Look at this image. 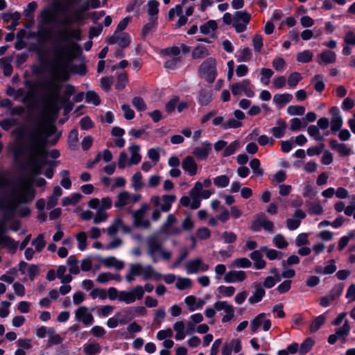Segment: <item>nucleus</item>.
<instances>
[{"label": "nucleus", "instance_id": "nucleus-43", "mask_svg": "<svg viewBox=\"0 0 355 355\" xmlns=\"http://www.w3.org/2000/svg\"><path fill=\"white\" fill-rule=\"evenodd\" d=\"M76 239L78 242V249L81 251H84L87 246L86 233L85 232H80L76 235Z\"/></svg>", "mask_w": 355, "mask_h": 355}, {"label": "nucleus", "instance_id": "nucleus-17", "mask_svg": "<svg viewBox=\"0 0 355 355\" xmlns=\"http://www.w3.org/2000/svg\"><path fill=\"white\" fill-rule=\"evenodd\" d=\"M83 13L84 12L81 10L77 9L73 12L72 18L69 17H64L60 21V24L63 26H69L71 25L73 21H80L84 19Z\"/></svg>", "mask_w": 355, "mask_h": 355}, {"label": "nucleus", "instance_id": "nucleus-30", "mask_svg": "<svg viewBox=\"0 0 355 355\" xmlns=\"http://www.w3.org/2000/svg\"><path fill=\"white\" fill-rule=\"evenodd\" d=\"M251 15L246 11H236L233 15L234 22L237 23H249Z\"/></svg>", "mask_w": 355, "mask_h": 355}, {"label": "nucleus", "instance_id": "nucleus-41", "mask_svg": "<svg viewBox=\"0 0 355 355\" xmlns=\"http://www.w3.org/2000/svg\"><path fill=\"white\" fill-rule=\"evenodd\" d=\"M325 322V318L324 315H320L313 320L310 325V330L311 332L317 331L322 325Z\"/></svg>", "mask_w": 355, "mask_h": 355}, {"label": "nucleus", "instance_id": "nucleus-8", "mask_svg": "<svg viewBox=\"0 0 355 355\" xmlns=\"http://www.w3.org/2000/svg\"><path fill=\"white\" fill-rule=\"evenodd\" d=\"M181 164L182 169L187 173L189 176H194L197 175L198 165L193 157L191 155L186 156L182 160Z\"/></svg>", "mask_w": 355, "mask_h": 355}, {"label": "nucleus", "instance_id": "nucleus-4", "mask_svg": "<svg viewBox=\"0 0 355 355\" xmlns=\"http://www.w3.org/2000/svg\"><path fill=\"white\" fill-rule=\"evenodd\" d=\"M199 76L208 83L214 82L217 76L216 61L214 58H207L198 68Z\"/></svg>", "mask_w": 355, "mask_h": 355}, {"label": "nucleus", "instance_id": "nucleus-39", "mask_svg": "<svg viewBox=\"0 0 355 355\" xmlns=\"http://www.w3.org/2000/svg\"><path fill=\"white\" fill-rule=\"evenodd\" d=\"M159 3L156 0H150L148 2V14L150 15V17H157L159 12Z\"/></svg>", "mask_w": 355, "mask_h": 355}, {"label": "nucleus", "instance_id": "nucleus-45", "mask_svg": "<svg viewBox=\"0 0 355 355\" xmlns=\"http://www.w3.org/2000/svg\"><path fill=\"white\" fill-rule=\"evenodd\" d=\"M121 313H118L115 315L114 317H112V318H110L108 319V320L107 321V325L108 327L111 328V329H113V328H115L118 326L119 324H125L128 322V320L124 319V318H122V319H120V320H117L116 318V317L120 315Z\"/></svg>", "mask_w": 355, "mask_h": 355}, {"label": "nucleus", "instance_id": "nucleus-28", "mask_svg": "<svg viewBox=\"0 0 355 355\" xmlns=\"http://www.w3.org/2000/svg\"><path fill=\"white\" fill-rule=\"evenodd\" d=\"M208 49L202 45L197 46L192 51V58L194 60L202 59L209 55Z\"/></svg>", "mask_w": 355, "mask_h": 355}, {"label": "nucleus", "instance_id": "nucleus-13", "mask_svg": "<svg viewBox=\"0 0 355 355\" xmlns=\"http://www.w3.org/2000/svg\"><path fill=\"white\" fill-rule=\"evenodd\" d=\"M246 279L245 272L243 270H230L227 272L224 277L227 283H234L236 282H243Z\"/></svg>", "mask_w": 355, "mask_h": 355}, {"label": "nucleus", "instance_id": "nucleus-24", "mask_svg": "<svg viewBox=\"0 0 355 355\" xmlns=\"http://www.w3.org/2000/svg\"><path fill=\"white\" fill-rule=\"evenodd\" d=\"M315 343V342L312 338H306L300 346L299 354L300 355L306 354L309 351H311Z\"/></svg>", "mask_w": 355, "mask_h": 355}, {"label": "nucleus", "instance_id": "nucleus-31", "mask_svg": "<svg viewBox=\"0 0 355 355\" xmlns=\"http://www.w3.org/2000/svg\"><path fill=\"white\" fill-rule=\"evenodd\" d=\"M293 96L291 94H275L273 97L274 102L281 107L291 102Z\"/></svg>", "mask_w": 355, "mask_h": 355}, {"label": "nucleus", "instance_id": "nucleus-2", "mask_svg": "<svg viewBox=\"0 0 355 355\" xmlns=\"http://www.w3.org/2000/svg\"><path fill=\"white\" fill-rule=\"evenodd\" d=\"M11 199L7 200L5 198H0V210L3 214L0 219V233L6 234L8 231L7 223L15 216L17 207L21 203L32 202L35 196V190L31 186L24 189H14L10 193Z\"/></svg>", "mask_w": 355, "mask_h": 355}, {"label": "nucleus", "instance_id": "nucleus-16", "mask_svg": "<svg viewBox=\"0 0 355 355\" xmlns=\"http://www.w3.org/2000/svg\"><path fill=\"white\" fill-rule=\"evenodd\" d=\"M249 257L254 261V267L257 270L263 269L266 267V262L263 259V254L259 250H254Z\"/></svg>", "mask_w": 355, "mask_h": 355}, {"label": "nucleus", "instance_id": "nucleus-54", "mask_svg": "<svg viewBox=\"0 0 355 355\" xmlns=\"http://www.w3.org/2000/svg\"><path fill=\"white\" fill-rule=\"evenodd\" d=\"M252 58V52L248 47H245L240 51L238 56L239 62H248Z\"/></svg>", "mask_w": 355, "mask_h": 355}, {"label": "nucleus", "instance_id": "nucleus-29", "mask_svg": "<svg viewBox=\"0 0 355 355\" xmlns=\"http://www.w3.org/2000/svg\"><path fill=\"white\" fill-rule=\"evenodd\" d=\"M261 250L266 252V256L269 260L281 259L283 253L280 251L268 249L267 246H262Z\"/></svg>", "mask_w": 355, "mask_h": 355}, {"label": "nucleus", "instance_id": "nucleus-12", "mask_svg": "<svg viewBox=\"0 0 355 355\" xmlns=\"http://www.w3.org/2000/svg\"><path fill=\"white\" fill-rule=\"evenodd\" d=\"M144 209H140L133 212V225L135 227L148 228L150 227L149 220L144 219Z\"/></svg>", "mask_w": 355, "mask_h": 355}, {"label": "nucleus", "instance_id": "nucleus-57", "mask_svg": "<svg viewBox=\"0 0 355 355\" xmlns=\"http://www.w3.org/2000/svg\"><path fill=\"white\" fill-rule=\"evenodd\" d=\"M121 48H125L130 44V38L125 33H122L118 35V43Z\"/></svg>", "mask_w": 355, "mask_h": 355}, {"label": "nucleus", "instance_id": "nucleus-49", "mask_svg": "<svg viewBox=\"0 0 355 355\" xmlns=\"http://www.w3.org/2000/svg\"><path fill=\"white\" fill-rule=\"evenodd\" d=\"M161 150L162 148L159 147L150 148L148 150V157L152 162H154V164H156V163L159 160V153Z\"/></svg>", "mask_w": 355, "mask_h": 355}, {"label": "nucleus", "instance_id": "nucleus-64", "mask_svg": "<svg viewBox=\"0 0 355 355\" xmlns=\"http://www.w3.org/2000/svg\"><path fill=\"white\" fill-rule=\"evenodd\" d=\"M234 263L236 267L241 268H248L252 266L251 261L245 257L236 259Z\"/></svg>", "mask_w": 355, "mask_h": 355}, {"label": "nucleus", "instance_id": "nucleus-59", "mask_svg": "<svg viewBox=\"0 0 355 355\" xmlns=\"http://www.w3.org/2000/svg\"><path fill=\"white\" fill-rule=\"evenodd\" d=\"M242 125V123L236 119L231 118L222 124V127L225 129L237 128Z\"/></svg>", "mask_w": 355, "mask_h": 355}, {"label": "nucleus", "instance_id": "nucleus-32", "mask_svg": "<svg viewBox=\"0 0 355 355\" xmlns=\"http://www.w3.org/2000/svg\"><path fill=\"white\" fill-rule=\"evenodd\" d=\"M55 12L49 9L43 10L41 12V20L43 24H49L54 21Z\"/></svg>", "mask_w": 355, "mask_h": 355}, {"label": "nucleus", "instance_id": "nucleus-19", "mask_svg": "<svg viewBox=\"0 0 355 355\" xmlns=\"http://www.w3.org/2000/svg\"><path fill=\"white\" fill-rule=\"evenodd\" d=\"M276 123L277 126L271 129V132L275 138H282L285 135L286 123L283 119H279Z\"/></svg>", "mask_w": 355, "mask_h": 355}, {"label": "nucleus", "instance_id": "nucleus-14", "mask_svg": "<svg viewBox=\"0 0 355 355\" xmlns=\"http://www.w3.org/2000/svg\"><path fill=\"white\" fill-rule=\"evenodd\" d=\"M254 291L252 296L248 299L250 304H254L261 302L266 294V291L262 286L259 283H254Z\"/></svg>", "mask_w": 355, "mask_h": 355}, {"label": "nucleus", "instance_id": "nucleus-34", "mask_svg": "<svg viewBox=\"0 0 355 355\" xmlns=\"http://www.w3.org/2000/svg\"><path fill=\"white\" fill-rule=\"evenodd\" d=\"M344 289V284L339 283L336 284L331 290L329 291V296L331 301H334L338 299L342 294Z\"/></svg>", "mask_w": 355, "mask_h": 355}, {"label": "nucleus", "instance_id": "nucleus-62", "mask_svg": "<svg viewBox=\"0 0 355 355\" xmlns=\"http://www.w3.org/2000/svg\"><path fill=\"white\" fill-rule=\"evenodd\" d=\"M261 81L265 85H268L269 80L273 75V71L270 69L263 68L261 69Z\"/></svg>", "mask_w": 355, "mask_h": 355}, {"label": "nucleus", "instance_id": "nucleus-60", "mask_svg": "<svg viewBox=\"0 0 355 355\" xmlns=\"http://www.w3.org/2000/svg\"><path fill=\"white\" fill-rule=\"evenodd\" d=\"M218 291L224 296L232 297L235 293V288L232 286H225L222 285L218 288Z\"/></svg>", "mask_w": 355, "mask_h": 355}, {"label": "nucleus", "instance_id": "nucleus-25", "mask_svg": "<svg viewBox=\"0 0 355 355\" xmlns=\"http://www.w3.org/2000/svg\"><path fill=\"white\" fill-rule=\"evenodd\" d=\"M248 85H251V82L249 79H245L240 83H236L231 86V89L233 95H239L243 92Z\"/></svg>", "mask_w": 355, "mask_h": 355}, {"label": "nucleus", "instance_id": "nucleus-58", "mask_svg": "<svg viewBox=\"0 0 355 355\" xmlns=\"http://www.w3.org/2000/svg\"><path fill=\"white\" fill-rule=\"evenodd\" d=\"M287 112L290 115H303L305 108L300 105H291L287 108Z\"/></svg>", "mask_w": 355, "mask_h": 355}, {"label": "nucleus", "instance_id": "nucleus-37", "mask_svg": "<svg viewBox=\"0 0 355 355\" xmlns=\"http://www.w3.org/2000/svg\"><path fill=\"white\" fill-rule=\"evenodd\" d=\"M132 291H120L119 293L118 299L121 302H124L125 304H132L135 301V297Z\"/></svg>", "mask_w": 355, "mask_h": 355}, {"label": "nucleus", "instance_id": "nucleus-15", "mask_svg": "<svg viewBox=\"0 0 355 355\" xmlns=\"http://www.w3.org/2000/svg\"><path fill=\"white\" fill-rule=\"evenodd\" d=\"M212 100V89L210 87L202 88L199 92L198 102L202 105L205 106L210 103Z\"/></svg>", "mask_w": 355, "mask_h": 355}, {"label": "nucleus", "instance_id": "nucleus-9", "mask_svg": "<svg viewBox=\"0 0 355 355\" xmlns=\"http://www.w3.org/2000/svg\"><path fill=\"white\" fill-rule=\"evenodd\" d=\"M211 151V144L205 141L201 146L196 147L193 149L192 154L200 160H205Z\"/></svg>", "mask_w": 355, "mask_h": 355}, {"label": "nucleus", "instance_id": "nucleus-44", "mask_svg": "<svg viewBox=\"0 0 355 355\" xmlns=\"http://www.w3.org/2000/svg\"><path fill=\"white\" fill-rule=\"evenodd\" d=\"M314 84V88L318 92H321L324 89V83L321 75H315L311 80Z\"/></svg>", "mask_w": 355, "mask_h": 355}, {"label": "nucleus", "instance_id": "nucleus-46", "mask_svg": "<svg viewBox=\"0 0 355 355\" xmlns=\"http://www.w3.org/2000/svg\"><path fill=\"white\" fill-rule=\"evenodd\" d=\"M129 198V194L126 191L121 192L118 195V200L114 202V207L116 208H121L124 207L127 200Z\"/></svg>", "mask_w": 355, "mask_h": 355}, {"label": "nucleus", "instance_id": "nucleus-56", "mask_svg": "<svg viewBox=\"0 0 355 355\" xmlns=\"http://www.w3.org/2000/svg\"><path fill=\"white\" fill-rule=\"evenodd\" d=\"M132 103L138 111H144L147 109L144 101L139 96L134 97L132 100Z\"/></svg>", "mask_w": 355, "mask_h": 355}, {"label": "nucleus", "instance_id": "nucleus-33", "mask_svg": "<svg viewBox=\"0 0 355 355\" xmlns=\"http://www.w3.org/2000/svg\"><path fill=\"white\" fill-rule=\"evenodd\" d=\"M266 313H261L258 314L250 322V329L252 333H256L260 326L262 324V320L265 318Z\"/></svg>", "mask_w": 355, "mask_h": 355}, {"label": "nucleus", "instance_id": "nucleus-40", "mask_svg": "<svg viewBox=\"0 0 355 355\" xmlns=\"http://www.w3.org/2000/svg\"><path fill=\"white\" fill-rule=\"evenodd\" d=\"M117 164L119 168H124L132 165V164H130V159H128V156L125 152L120 153Z\"/></svg>", "mask_w": 355, "mask_h": 355}, {"label": "nucleus", "instance_id": "nucleus-52", "mask_svg": "<svg viewBox=\"0 0 355 355\" xmlns=\"http://www.w3.org/2000/svg\"><path fill=\"white\" fill-rule=\"evenodd\" d=\"M302 79V77L300 73L293 72L289 75L288 78V85L291 87H294Z\"/></svg>", "mask_w": 355, "mask_h": 355}, {"label": "nucleus", "instance_id": "nucleus-20", "mask_svg": "<svg viewBox=\"0 0 355 355\" xmlns=\"http://www.w3.org/2000/svg\"><path fill=\"white\" fill-rule=\"evenodd\" d=\"M318 58L320 59L318 60L320 64H327L335 62L336 55L334 51L327 50L319 54Z\"/></svg>", "mask_w": 355, "mask_h": 355}, {"label": "nucleus", "instance_id": "nucleus-61", "mask_svg": "<svg viewBox=\"0 0 355 355\" xmlns=\"http://www.w3.org/2000/svg\"><path fill=\"white\" fill-rule=\"evenodd\" d=\"M89 295L93 299H96L98 297L101 300H105L107 297V292L103 288H94L91 291Z\"/></svg>", "mask_w": 355, "mask_h": 355}, {"label": "nucleus", "instance_id": "nucleus-5", "mask_svg": "<svg viewBox=\"0 0 355 355\" xmlns=\"http://www.w3.org/2000/svg\"><path fill=\"white\" fill-rule=\"evenodd\" d=\"M148 254L153 259V263H157L158 261V259L155 256L156 252H159L162 259L165 261H168L171 259V252L164 250L161 243L154 238H152L148 241Z\"/></svg>", "mask_w": 355, "mask_h": 355}, {"label": "nucleus", "instance_id": "nucleus-27", "mask_svg": "<svg viewBox=\"0 0 355 355\" xmlns=\"http://www.w3.org/2000/svg\"><path fill=\"white\" fill-rule=\"evenodd\" d=\"M176 199L174 195H164L162 196V204L161 205V210L164 212H168L171 208L172 203Z\"/></svg>", "mask_w": 355, "mask_h": 355}, {"label": "nucleus", "instance_id": "nucleus-48", "mask_svg": "<svg viewBox=\"0 0 355 355\" xmlns=\"http://www.w3.org/2000/svg\"><path fill=\"white\" fill-rule=\"evenodd\" d=\"M85 99L87 103L94 105H98L101 103L98 95L94 91H88L85 94Z\"/></svg>", "mask_w": 355, "mask_h": 355}, {"label": "nucleus", "instance_id": "nucleus-3", "mask_svg": "<svg viewBox=\"0 0 355 355\" xmlns=\"http://www.w3.org/2000/svg\"><path fill=\"white\" fill-rule=\"evenodd\" d=\"M40 87L46 92L44 99L48 102L49 109L58 111L61 84L55 78H52L42 83Z\"/></svg>", "mask_w": 355, "mask_h": 355}, {"label": "nucleus", "instance_id": "nucleus-53", "mask_svg": "<svg viewBox=\"0 0 355 355\" xmlns=\"http://www.w3.org/2000/svg\"><path fill=\"white\" fill-rule=\"evenodd\" d=\"M240 146L239 141L236 140L230 144L225 149L223 152L224 157H228L234 153L236 149Z\"/></svg>", "mask_w": 355, "mask_h": 355}, {"label": "nucleus", "instance_id": "nucleus-55", "mask_svg": "<svg viewBox=\"0 0 355 355\" xmlns=\"http://www.w3.org/2000/svg\"><path fill=\"white\" fill-rule=\"evenodd\" d=\"M188 255L189 251L187 248H184L182 250H181L178 257L172 264V268H178L182 263V262L188 257Z\"/></svg>", "mask_w": 355, "mask_h": 355}, {"label": "nucleus", "instance_id": "nucleus-38", "mask_svg": "<svg viewBox=\"0 0 355 355\" xmlns=\"http://www.w3.org/2000/svg\"><path fill=\"white\" fill-rule=\"evenodd\" d=\"M192 285V281L189 278L179 277L177 279L175 286L180 291H184L189 288Z\"/></svg>", "mask_w": 355, "mask_h": 355}, {"label": "nucleus", "instance_id": "nucleus-22", "mask_svg": "<svg viewBox=\"0 0 355 355\" xmlns=\"http://www.w3.org/2000/svg\"><path fill=\"white\" fill-rule=\"evenodd\" d=\"M141 275H143V278L144 280H148L152 277L155 280H159L162 277L161 273L153 270V267L150 265H148L145 268L143 267Z\"/></svg>", "mask_w": 355, "mask_h": 355}, {"label": "nucleus", "instance_id": "nucleus-11", "mask_svg": "<svg viewBox=\"0 0 355 355\" xmlns=\"http://www.w3.org/2000/svg\"><path fill=\"white\" fill-rule=\"evenodd\" d=\"M331 114V130L333 132L339 130L343 125V118L337 107H332L330 110Z\"/></svg>", "mask_w": 355, "mask_h": 355}, {"label": "nucleus", "instance_id": "nucleus-51", "mask_svg": "<svg viewBox=\"0 0 355 355\" xmlns=\"http://www.w3.org/2000/svg\"><path fill=\"white\" fill-rule=\"evenodd\" d=\"M313 55V53L310 51L305 50L297 55V60L299 62H309L312 60Z\"/></svg>", "mask_w": 355, "mask_h": 355}, {"label": "nucleus", "instance_id": "nucleus-7", "mask_svg": "<svg viewBox=\"0 0 355 355\" xmlns=\"http://www.w3.org/2000/svg\"><path fill=\"white\" fill-rule=\"evenodd\" d=\"M215 311L224 310L226 314L222 318L221 322L226 323L234 317V309L232 305L228 304L226 301H217L213 305Z\"/></svg>", "mask_w": 355, "mask_h": 355}, {"label": "nucleus", "instance_id": "nucleus-21", "mask_svg": "<svg viewBox=\"0 0 355 355\" xmlns=\"http://www.w3.org/2000/svg\"><path fill=\"white\" fill-rule=\"evenodd\" d=\"M102 263L107 268L114 267L118 270H122L124 268L123 261L118 260L114 257L105 258L103 259Z\"/></svg>", "mask_w": 355, "mask_h": 355}, {"label": "nucleus", "instance_id": "nucleus-18", "mask_svg": "<svg viewBox=\"0 0 355 355\" xmlns=\"http://www.w3.org/2000/svg\"><path fill=\"white\" fill-rule=\"evenodd\" d=\"M0 233V245H3L7 248L12 250L14 252L17 251L18 248V242L15 241L12 238Z\"/></svg>", "mask_w": 355, "mask_h": 355}, {"label": "nucleus", "instance_id": "nucleus-26", "mask_svg": "<svg viewBox=\"0 0 355 355\" xmlns=\"http://www.w3.org/2000/svg\"><path fill=\"white\" fill-rule=\"evenodd\" d=\"M82 198L80 193H73L71 196H66L62 199V206L76 205Z\"/></svg>", "mask_w": 355, "mask_h": 355}, {"label": "nucleus", "instance_id": "nucleus-1", "mask_svg": "<svg viewBox=\"0 0 355 355\" xmlns=\"http://www.w3.org/2000/svg\"><path fill=\"white\" fill-rule=\"evenodd\" d=\"M55 125L39 121L27 134L26 144L17 140L12 147V153L18 168L27 174L39 175L46 164L47 139L55 133Z\"/></svg>", "mask_w": 355, "mask_h": 355}, {"label": "nucleus", "instance_id": "nucleus-36", "mask_svg": "<svg viewBox=\"0 0 355 355\" xmlns=\"http://www.w3.org/2000/svg\"><path fill=\"white\" fill-rule=\"evenodd\" d=\"M101 348L98 343H90L84 346V352L86 355H96L101 352Z\"/></svg>", "mask_w": 355, "mask_h": 355}, {"label": "nucleus", "instance_id": "nucleus-42", "mask_svg": "<svg viewBox=\"0 0 355 355\" xmlns=\"http://www.w3.org/2000/svg\"><path fill=\"white\" fill-rule=\"evenodd\" d=\"M32 245L35 246L37 252H40L46 245L44 237L42 234H40L32 241Z\"/></svg>", "mask_w": 355, "mask_h": 355}, {"label": "nucleus", "instance_id": "nucleus-35", "mask_svg": "<svg viewBox=\"0 0 355 355\" xmlns=\"http://www.w3.org/2000/svg\"><path fill=\"white\" fill-rule=\"evenodd\" d=\"M349 331L350 325L348 320H346L342 327L336 329L335 334L339 337V338L345 340V338L348 336Z\"/></svg>", "mask_w": 355, "mask_h": 355}, {"label": "nucleus", "instance_id": "nucleus-10", "mask_svg": "<svg viewBox=\"0 0 355 355\" xmlns=\"http://www.w3.org/2000/svg\"><path fill=\"white\" fill-rule=\"evenodd\" d=\"M75 316L77 320L81 321L85 325H90L94 322V317L88 312L85 306L78 307L75 311Z\"/></svg>", "mask_w": 355, "mask_h": 355}, {"label": "nucleus", "instance_id": "nucleus-63", "mask_svg": "<svg viewBox=\"0 0 355 355\" xmlns=\"http://www.w3.org/2000/svg\"><path fill=\"white\" fill-rule=\"evenodd\" d=\"M179 102V97L177 96H173L170 101H168L165 106V110L168 113L173 112Z\"/></svg>", "mask_w": 355, "mask_h": 355}, {"label": "nucleus", "instance_id": "nucleus-23", "mask_svg": "<svg viewBox=\"0 0 355 355\" xmlns=\"http://www.w3.org/2000/svg\"><path fill=\"white\" fill-rule=\"evenodd\" d=\"M129 150L131 154L130 164L136 165L139 164L141 159V156L139 154L140 146L137 144H132L129 147Z\"/></svg>", "mask_w": 355, "mask_h": 355}, {"label": "nucleus", "instance_id": "nucleus-6", "mask_svg": "<svg viewBox=\"0 0 355 355\" xmlns=\"http://www.w3.org/2000/svg\"><path fill=\"white\" fill-rule=\"evenodd\" d=\"M185 268L187 274H196L200 271H207L209 266L208 264L204 263L202 259L198 257L188 261L185 263Z\"/></svg>", "mask_w": 355, "mask_h": 355}, {"label": "nucleus", "instance_id": "nucleus-50", "mask_svg": "<svg viewBox=\"0 0 355 355\" xmlns=\"http://www.w3.org/2000/svg\"><path fill=\"white\" fill-rule=\"evenodd\" d=\"M250 166L253 171L254 175L261 176L263 175V170L260 168V162L258 159L254 158L250 162Z\"/></svg>", "mask_w": 355, "mask_h": 355}, {"label": "nucleus", "instance_id": "nucleus-47", "mask_svg": "<svg viewBox=\"0 0 355 355\" xmlns=\"http://www.w3.org/2000/svg\"><path fill=\"white\" fill-rule=\"evenodd\" d=\"M272 241L275 245L279 249H284L288 245V243L285 240L282 234H277L273 237Z\"/></svg>", "mask_w": 355, "mask_h": 355}]
</instances>
